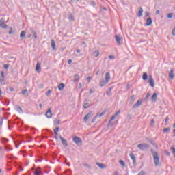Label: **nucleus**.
I'll use <instances>...</instances> for the list:
<instances>
[{
	"label": "nucleus",
	"instance_id": "obj_29",
	"mask_svg": "<svg viewBox=\"0 0 175 175\" xmlns=\"http://www.w3.org/2000/svg\"><path fill=\"white\" fill-rule=\"evenodd\" d=\"M54 123L55 125H59V124L61 123V120L56 119L55 120Z\"/></svg>",
	"mask_w": 175,
	"mask_h": 175
},
{
	"label": "nucleus",
	"instance_id": "obj_36",
	"mask_svg": "<svg viewBox=\"0 0 175 175\" xmlns=\"http://www.w3.org/2000/svg\"><path fill=\"white\" fill-rule=\"evenodd\" d=\"M68 18L72 21H75V17H73V15L72 14L69 15Z\"/></svg>",
	"mask_w": 175,
	"mask_h": 175
},
{
	"label": "nucleus",
	"instance_id": "obj_8",
	"mask_svg": "<svg viewBox=\"0 0 175 175\" xmlns=\"http://www.w3.org/2000/svg\"><path fill=\"white\" fill-rule=\"evenodd\" d=\"M46 117L47 118H51L53 117V113H51V108H49L48 111L45 113Z\"/></svg>",
	"mask_w": 175,
	"mask_h": 175
},
{
	"label": "nucleus",
	"instance_id": "obj_57",
	"mask_svg": "<svg viewBox=\"0 0 175 175\" xmlns=\"http://www.w3.org/2000/svg\"><path fill=\"white\" fill-rule=\"evenodd\" d=\"M107 95L110 96V95H111V91L107 92Z\"/></svg>",
	"mask_w": 175,
	"mask_h": 175
},
{
	"label": "nucleus",
	"instance_id": "obj_14",
	"mask_svg": "<svg viewBox=\"0 0 175 175\" xmlns=\"http://www.w3.org/2000/svg\"><path fill=\"white\" fill-rule=\"evenodd\" d=\"M137 16H138V17H142L143 16V8H142V7L139 8Z\"/></svg>",
	"mask_w": 175,
	"mask_h": 175
},
{
	"label": "nucleus",
	"instance_id": "obj_43",
	"mask_svg": "<svg viewBox=\"0 0 175 175\" xmlns=\"http://www.w3.org/2000/svg\"><path fill=\"white\" fill-rule=\"evenodd\" d=\"M27 92H28V90L25 89L23 91H22V94L25 95V94H27Z\"/></svg>",
	"mask_w": 175,
	"mask_h": 175
},
{
	"label": "nucleus",
	"instance_id": "obj_61",
	"mask_svg": "<svg viewBox=\"0 0 175 175\" xmlns=\"http://www.w3.org/2000/svg\"><path fill=\"white\" fill-rule=\"evenodd\" d=\"M4 29H6L8 28V25H4V26H1Z\"/></svg>",
	"mask_w": 175,
	"mask_h": 175
},
{
	"label": "nucleus",
	"instance_id": "obj_7",
	"mask_svg": "<svg viewBox=\"0 0 175 175\" xmlns=\"http://www.w3.org/2000/svg\"><path fill=\"white\" fill-rule=\"evenodd\" d=\"M143 105V101L142 100H138L137 103L133 106V109H137L139 106Z\"/></svg>",
	"mask_w": 175,
	"mask_h": 175
},
{
	"label": "nucleus",
	"instance_id": "obj_25",
	"mask_svg": "<svg viewBox=\"0 0 175 175\" xmlns=\"http://www.w3.org/2000/svg\"><path fill=\"white\" fill-rule=\"evenodd\" d=\"M16 110L18 111V113H23V109H21V107L20 106L16 107Z\"/></svg>",
	"mask_w": 175,
	"mask_h": 175
},
{
	"label": "nucleus",
	"instance_id": "obj_52",
	"mask_svg": "<svg viewBox=\"0 0 175 175\" xmlns=\"http://www.w3.org/2000/svg\"><path fill=\"white\" fill-rule=\"evenodd\" d=\"M13 33V28H10V31H9V35H12Z\"/></svg>",
	"mask_w": 175,
	"mask_h": 175
},
{
	"label": "nucleus",
	"instance_id": "obj_26",
	"mask_svg": "<svg viewBox=\"0 0 175 175\" xmlns=\"http://www.w3.org/2000/svg\"><path fill=\"white\" fill-rule=\"evenodd\" d=\"M3 24H5V19L4 18H1L0 19V27H3Z\"/></svg>",
	"mask_w": 175,
	"mask_h": 175
},
{
	"label": "nucleus",
	"instance_id": "obj_37",
	"mask_svg": "<svg viewBox=\"0 0 175 175\" xmlns=\"http://www.w3.org/2000/svg\"><path fill=\"white\" fill-rule=\"evenodd\" d=\"M94 57H98L99 56V51H95L94 53Z\"/></svg>",
	"mask_w": 175,
	"mask_h": 175
},
{
	"label": "nucleus",
	"instance_id": "obj_18",
	"mask_svg": "<svg viewBox=\"0 0 175 175\" xmlns=\"http://www.w3.org/2000/svg\"><path fill=\"white\" fill-rule=\"evenodd\" d=\"M51 46L53 50H57V48L55 47V41L54 40H51Z\"/></svg>",
	"mask_w": 175,
	"mask_h": 175
},
{
	"label": "nucleus",
	"instance_id": "obj_32",
	"mask_svg": "<svg viewBox=\"0 0 175 175\" xmlns=\"http://www.w3.org/2000/svg\"><path fill=\"white\" fill-rule=\"evenodd\" d=\"M90 107V105L88 103H85L83 104V109H88Z\"/></svg>",
	"mask_w": 175,
	"mask_h": 175
},
{
	"label": "nucleus",
	"instance_id": "obj_27",
	"mask_svg": "<svg viewBox=\"0 0 175 175\" xmlns=\"http://www.w3.org/2000/svg\"><path fill=\"white\" fill-rule=\"evenodd\" d=\"M173 16H174V13H169L167 14V18H173Z\"/></svg>",
	"mask_w": 175,
	"mask_h": 175
},
{
	"label": "nucleus",
	"instance_id": "obj_55",
	"mask_svg": "<svg viewBox=\"0 0 175 175\" xmlns=\"http://www.w3.org/2000/svg\"><path fill=\"white\" fill-rule=\"evenodd\" d=\"M127 118H128L129 120H131V119L132 118V115L129 114V115L127 116Z\"/></svg>",
	"mask_w": 175,
	"mask_h": 175
},
{
	"label": "nucleus",
	"instance_id": "obj_39",
	"mask_svg": "<svg viewBox=\"0 0 175 175\" xmlns=\"http://www.w3.org/2000/svg\"><path fill=\"white\" fill-rule=\"evenodd\" d=\"M106 114V111H103L99 116L98 117H103V116H105Z\"/></svg>",
	"mask_w": 175,
	"mask_h": 175
},
{
	"label": "nucleus",
	"instance_id": "obj_15",
	"mask_svg": "<svg viewBox=\"0 0 175 175\" xmlns=\"http://www.w3.org/2000/svg\"><path fill=\"white\" fill-rule=\"evenodd\" d=\"M129 155H130V158H131V159L135 165V163H136V157H135V154H133V153H130Z\"/></svg>",
	"mask_w": 175,
	"mask_h": 175
},
{
	"label": "nucleus",
	"instance_id": "obj_22",
	"mask_svg": "<svg viewBox=\"0 0 175 175\" xmlns=\"http://www.w3.org/2000/svg\"><path fill=\"white\" fill-rule=\"evenodd\" d=\"M41 66H40V62H38L36 66V72H38L40 70Z\"/></svg>",
	"mask_w": 175,
	"mask_h": 175
},
{
	"label": "nucleus",
	"instance_id": "obj_44",
	"mask_svg": "<svg viewBox=\"0 0 175 175\" xmlns=\"http://www.w3.org/2000/svg\"><path fill=\"white\" fill-rule=\"evenodd\" d=\"M150 95H151V94L148 92V93L147 94L146 98H145V100H147V99H148V98H150Z\"/></svg>",
	"mask_w": 175,
	"mask_h": 175
},
{
	"label": "nucleus",
	"instance_id": "obj_31",
	"mask_svg": "<svg viewBox=\"0 0 175 175\" xmlns=\"http://www.w3.org/2000/svg\"><path fill=\"white\" fill-rule=\"evenodd\" d=\"M116 117H117L116 115H114L113 116H112L109 120V124H108V126L110 125V122H111L113 121V120H116Z\"/></svg>",
	"mask_w": 175,
	"mask_h": 175
},
{
	"label": "nucleus",
	"instance_id": "obj_47",
	"mask_svg": "<svg viewBox=\"0 0 175 175\" xmlns=\"http://www.w3.org/2000/svg\"><path fill=\"white\" fill-rule=\"evenodd\" d=\"M165 154L167 155V157H170V152H169L167 150L165 151Z\"/></svg>",
	"mask_w": 175,
	"mask_h": 175
},
{
	"label": "nucleus",
	"instance_id": "obj_12",
	"mask_svg": "<svg viewBox=\"0 0 175 175\" xmlns=\"http://www.w3.org/2000/svg\"><path fill=\"white\" fill-rule=\"evenodd\" d=\"M151 24H152V19L151 18V17H149L146 20V26L150 27V25H151Z\"/></svg>",
	"mask_w": 175,
	"mask_h": 175
},
{
	"label": "nucleus",
	"instance_id": "obj_53",
	"mask_svg": "<svg viewBox=\"0 0 175 175\" xmlns=\"http://www.w3.org/2000/svg\"><path fill=\"white\" fill-rule=\"evenodd\" d=\"M114 58H116L114 55H109V59H114Z\"/></svg>",
	"mask_w": 175,
	"mask_h": 175
},
{
	"label": "nucleus",
	"instance_id": "obj_21",
	"mask_svg": "<svg viewBox=\"0 0 175 175\" xmlns=\"http://www.w3.org/2000/svg\"><path fill=\"white\" fill-rule=\"evenodd\" d=\"M33 36L34 37L35 39H38V35L36 34V31H34L33 29H30Z\"/></svg>",
	"mask_w": 175,
	"mask_h": 175
},
{
	"label": "nucleus",
	"instance_id": "obj_30",
	"mask_svg": "<svg viewBox=\"0 0 175 175\" xmlns=\"http://www.w3.org/2000/svg\"><path fill=\"white\" fill-rule=\"evenodd\" d=\"M98 116L96 115V116H94V117L92 118V121H91L92 124H94V122H95V121H96V118H98Z\"/></svg>",
	"mask_w": 175,
	"mask_h": 175
},
{
	"label": "nucleus",
	"instance_id": "obj_33",
	"mask_svg": "<svg viewBox=\"0 0 175 175\" xmlns=\"http://www.w3.org/2000/svg\"><path fill=\"white\" fill-rule=\"evenodd\" d=\"M1 85H5V78L0 79Z\"/></svg>",
	"mask_w": 175,
	"mask_h": 175
},
{
	"label": "nucleus",
	"instance_id": "obj_9",
	"mask_svg": "<svg viewBox=\"0 0 175 175\" xmlns=\"http://www.w3.org/2000/svg\"><path fill=\"white\" fill-rule=\"evenodd\" d=\"M59 139H60L63 146H66V147H68V141H66V139H64V137H62V136H59Z\"/></svg>",
	"mask_w": 175,
	"mask_h": 175
},
{
	"label": "nucleus",
	"instance_id": "obj_60",
	"mask_svg": "<svg viewBox=\"0 0 175 175\" xmlns=\"http://www.w3.org/2000/svg\"><path fill=\"white\" fill-rule=\"evenodd\" d=\"M121 113V111H118L116 113H115V116H117L118 114H120Z\"/></svg>",
	"mask_w": 175,
	"mask_h": 175
},
{
	"label": "nucleus",
	"instance_id": "obj_35",
	"mask_svg": "<svg viewBox=\"0 0 175 175\" xmlns=\"http://www.w3.org/2000/svg\"><path fill=\"white\" fill-rule=\"evenodd\" d=\"M90 5L91 6H93L94 8H95V6H96V3H95V1H92L90 2Z\"/></svg>",
	"mask_w": 175,
	"mask_h": 175
},
{
	"label": "nucleus",
	"instance_id": "obj_62",
	"mask_svg": "<svg viewBox=\"0 0 175 175\" xmlns=\"http://www.w3.org/2000/svg\"><path fill=\"white\" fill-rule=\"evenodd\" d=\"M68 65H70V64H72V59H68Z\"/></svg>",
	"mask_w": 175,
	"mask_h": 175
},
{
	"label": "nucleus",
	"instance_id": "obj_11",
	"mask_svg": "<svg viewBox=\"0 0 175 175\" xmlns=\"http://www.w3.org/2000/svg\"><path fill=\"white\" fill-rule=\"evenodd\" d=\"M96 165L100 168V169H106V165L105 164H102L99 162H96Z\"/></svg>",
	"mask_w": 175,
	"mask_h": 175
},
{
	"label": "nucleus",
	"instance_id": "obj_28",
	"mask_svg": "<svg viewBox=\"0 0 175 175\" xmlns=\"http://www.w3.org/2000/svg\"><path fill=\"white\" fill-rule=\"evenodd\" d=\"M1 143H8V142H9V139L7 138H1Z\"/></svg>",
	"mask_w": 175,
	"mask_h": 175
},
{
	"label": "nucleus",
	"instance_id": "obj_40",
	"mask_svg": "<svg viewBox=\"0 0 175 175\" xmlns=\"http://www.w3.org/2000/svg\"><path fill=\"white\" fill-rule=\"evenodd\" d=\"M170 131V128H165L164 129H163V132L164 133H167V132H169Z\"/></svg>",
	"mask_w": 175,
	"mask_h": 175
},
{
	"label": "nucleus",
	"instance_id": "obj_24",
	"mask_svg": "<svg viewBox=\"0 0 175 175\" xmlns=\"http://www.w3.org/2000/svg\"><path fill=\"white\" fill-rule=\"evenodd\" d=\"M143 80L146 81L147 79H148V75L146 74V72H144L142 75Z\"/></svg>",
	"mask_w": 175,
	"mask_h": 175
},
{
	"label": "nucleus",
	"instance_id": "obj_58",
	"mask_svg": "<svg viewBox=\"0 0 175 175\" xmlns=\"http://www.w3.org/2000/svg\"><path fill=\"white\" fill-rule=\"evenodd\" d=\"M6 150H8L9 151H11L12 148H9L8 146H5Z\"/></svg>",
	"mask_w": 175,
	"mask_h": 175
},
{
	"label": "nucleus",
	"instance_id": "obj_49",
	"mask_svg": "<svg viewBox=\"0 0 175 175\" xmlns=\"http://www.w3.org/2000/svg\"><path fill=\"white\" fill-rule=\"evenodd\" d=\"M20 144H21V141H19L18 144L15 145L16 148H18V146H20Z\"/></svg>",
	"mask_w": 175,
	"mask_h": 175
},
{
	"label": "nucleus",
	"instance_id": "obj_20",
	"mask_svg": "<svg viewBox=\"0 0 175 175\" xmlns=\"http://www.w3.org/2000/svg\"><path fill=\"white\" fill-rule=\"evenodd\" d=\"M173 69H171L170 72L169 73V77L170 79H172V80L174 79V74L173 73Z\"/></svg>",
	"mask_w": 175,
	"mask_h": 175
},
{
	"label": "nucleus",
	"instance_id": "obj_19",
	"mask_svg": "<svg viewBox=\"0 0 175 175\" xmlns=\"http://www.w3.org/2000/svg\"><path fill=\"white\" fill-rule=\"evenodd\" d=\"M79 80H80V76L78 74H75L74 75V83L79 81Z\"/></svg>",
	"mask_w": 175,
	"mask_h": 175
},
{
	"label": "nucleus",
	"instance_id": "obj_23",
	"mask_svg": "<svg viewBox=\"0 0 175 175\" xmlns=\"http://www.w3.org/2000/svg\"><path fill=\"white\" fill-rule=\"evenodd\" d=\"M21 39H24L25 38V31H22L20 33Z\"/></svg>",
	"mask_w": 175,
	"mask_h": 175
},
{
	"label": "nucleus",
	"instance_id": "obj_3",
	"mask_svg": "<svg viewBox=\"0 0 175 175\" xmlns=\"http://www.w3.org/2000/svg\"><path fill=\"white\" fill-rule=\"evenodd\" d=\"M137 148H139L141 151H146L147 148H150V144L142 143L137 146Z\"/></svg>",
	"mask_w": 175,
	"mask_h": 175
},
{
	"label": "nucleus",
	"instance_id": "obj_50",
	"mask_svg": "<svg viewBox=\"0 0 175 175\" xmlns=\"http://www.w3.org/2000/svg\"><path fill=\"white\" fill-rule=\"evenodd\" d=\"M5 69H9V64H4Z\"/></svg>",
	"mask_w": 175,
	"mask_h": 175
},
{
	"label": "nucleus",
	"instance_id": "obj_64",
	"mask_svg": "<svg viewBox=\"0 0 175 175\" xmlns=\"http://www.w3.org/2000/svg\"><path fill=\"white\" fill-rule=\"evenodd\" d=\"M167 121H169V116H167L165 118V122H167Z\"/></svg>",
	"mask_w": 175,
	"mask_h": 175
},
{
	"label": "nucleus",
	"instance_id": "obj_38",
	"mask_svg": "<svg viewBox=\"0 0 175 175\" xmlns=\"http://www.w3.org/2000/svg\"><path fill=\"white\" fill-rule=\"evenodd\" d=\"M119 163H120L122 166H125V162H124L123 160L119 161Z\"/></svg>",
	"mask_w": 175,
	"mask_h": 175
},
{
	"label": "nucleus",
	"instance_id": "obj_17",
	"mask_svg": "<svg viewBox=\"0 0 175 175\" xmlns=\"http://www.w3.org/2000/svg\"><path fill=\"white\" fill-rule=\"evenodd\" d=\"M57 88L59 91H62V90H64V88H65V84L64 83H60L58 85Z\"/></svg>",
	"mask_w": 175,
	"mask_h": 175
},
{
	"label": "nucleus",
	"instance_id": "obj_63",
	"mask_svg": "<svg viewBox=\"0 0 175 175\" xmlns=\"http://www.w3.org/2000/svg\"><path fill=\"white\" fill-rule=\"evenodd\" d=\"M172 154H175V148H172Z\"/></svg>",
	"mask_w": 175,
	"mask_h": 175
},
{
	"label": "nucleus",
	"instance_id": "obj_54",
	"mask_svg": "<svg viewBox=\"0 0 175 175\" xmlns=\"http://www.w3.org/2000/svg\"><path fill=\"white\" fill-rule=\"evenodd\" d=\"M58 131H59V127H56V128L54 129V132H58Z\"/></svg>",
	"mask_w": 175,
	"mask_h": 175
},
{
	"label": "nucleus",
	"instance_id": "obj_6",
	"mask_svg": "<svg viewBox=\"0 0 175 175\" xmlns=\"http://www.w3.org/2000/svg\"><path fill=\"white\" fill-rule=\"evenodd\" d=\"M148 83L150 85V87H152V88H154V85H155V82L154 81V78H152V75H150L149 76V81Z\"/></svg>",
	"mask_w": 175,
	"mask_h": 175
},
{
	"label": "nucleus",
	"instance_id": "obj_1",
	"mask_svg": "<svg viewBox=\"0 0 175 175\" xmlns=\"http://www.w3.org/2000/svg\"><path fill=\"white\" fill-rule=\"evenodd\" d=\"M150 152L153 157V161L155 166H159V156L158 155V152L154 150V149H150Z\"/></svg>",
	"mask_w": 175,
	"mask_h": 175
},
{
	"label": "nucleus",
	"instance_id": "obj_34",
	"mask_svg": "<svg viewBox=\"0 0 175 175\" xmlns=\"http://www.w3.org/2000/svg\"><path fill=\"white\" fill-rule=\"evenodd\" d=\"M135 102V95L131 96V103H133Z\"/></svg>",
	"mask_w": 175,
	"mask_h": 175
},
{
	"label": "nucleus",
	"instance_id": "obj_42",
	"mask_svg": "<svg viewBox=\"0 0 175 175\" xmlns=\"http://www.w3.org/2000/svg\"><path fill=\"white\" fill-rule=\"evenodd\" d=\"M137 175H146V172L144 171H141L138 173Z\"/></svg>",
	"mask_w": 175,
	"mask_h": 175
},
{
	"label": "nucleus",
	"instance_id": "obj_41",
	"mask_svg": "<svg viewBox=\"0 0 175 175\" xmlns=\"http://www.w3.org/2000/svg\"><path fill=\"white\" fill-rule=\"evenodd\" d=\"M83 166H85L86 167H88V169H91V165L88 163H84Z\"/></svg>",
	"mask_w": 175,
	"mask_h": 175
},
{
	"label": "nucleus",
	"instance_id": "obj_59",
	"mask_svg": "<svg viewBox=\"0 0 175 175\" xmlns=\"http://www.w3.org/2000/svg\"><path fill=\"white\" fill-rule=\"evenodd\" d=\"M10 91L11 92H13V91H14V88L10 87Z\"/></svg>",
	"mask_w": 175,
	"mask_h": 175
},
{
	"label": "nucleus",
	"instance_id": "obj_2",
	"mask_svg": "<svg viewBox=\"0 0 175 175\" xmlns=\"http://www.w3.org/2000/svg\"><path fill=\"white\" fill-rule=\"evenodd\" d=\"M110 81V72L105 73V79H101L100 81L99 85L100 87H105V84H107Z\"/></svg>",
	"mask_w": 175,
	"mask_h": 175
},
{
	"label": "nucleus",
	"instance_id": "obj_13",
	"mask_svg": "<svg viewBox=\"0 0 175 175\" xmlns=\"http://www.w3.org/2000/svg\"><path fill=\"white\" fill-rule=\"evenodd\" d=\"M33 173H34V175H43L42 170H40V169L36 170Z\"/></svg>",
	"mask_w": 175,
	"mask_h": 175
},
{
	"label": "nucleus",
	"instance_id": "obj_46",
	"mask_svg": "<svg viewBox=\"0 0 175 175\" xmlns=\"http://www.w3.org/2000/svg\"><path fill=\"white\" fill-rule=\"evenodd\" d=\"M52 91L51 90H49L46 92V96H49V95H50V94H51Z\"/></svg>",
	"mask_w": 175,
	"mask_h": 175
},
{
	"label": "nucleus",
	"instance_id": "obj_5",
	"mask_svg": "<svg viewBox=\"0 0 175 175\" xmlns=\"http://www.w3.org/2000/svg\"><path fill=\"white\" fill-rule=\"evenodd\" d=\"M92 116H94V114L92 113V111H90L88 114L85 115V116L83 118V122L85 123H87L88 122V119L90 117H92Z\"/></svg>",
	"mask_w": 175,
	"mask_h": 175
},
{
	"label": "nucleus",
	"instance_id": "obj_51",
	"mask_svg": "<svg viewBox=\"0 0 175 175\" xmlns=\"http://www.w3.org/2000/svg\"><path fill=\"white\" fill-rule=\"evenodd\" d=\"M145 16H146V17H148L150 16V12H145Z\"/></svg>",
	"mask_w": 175,
	"mask_h": 175
},
{
	"label": "nucleus",
	"instance_id": "obj_48",
	"mask_svg": "<svg viewBox=\"0 0 175 175\" xmlns=\"http://www.w3.org/2000/svg\"><path fill=\"white\" fill-rule=\"evenodd\" d=\"M1 77L2 79H5V72L3 71L1 72Z\"/></svg>",
	"mask_w": 175,
	"mask_h": 175
},
{
	"label": "nucleus",
	"instance_id": "obj_45",
	"mask_svg": "<svg viewBox=\"0 0 175 175\" xmlns=\"http://www.w3.org/2000/svg\"><path fill=\"white\" fill-rule=\"evenodd\" d=\"M172 35L173 36H175V26H174V29H173L172 31Z\"/></svg>",
	"mask_w": 175,
	"mask_h": 175
},
{
	"label": "nucleus",
	"instance_id": "obj_16",
	"mask_svg": "<svg viewBox=\"0 0 175 175\" xmlns=\"http://www.w3.org/2000/svg\"><path fill=\"white\" fill-rule=\"evenodd\" d=\"M158 96V94L157 93H154L153 95L151 97V100L153 101V102H157V98Z\"/></svg>",
	"mask_w": 175,
	"mask_h": 175
},
{
	"label": "nucleus",
	"instance_id": "obj_56",
	"mask_svg": "<svg viewBox=\"0 0 175 175\" xmlns=\"http://www.w3.org/2000/svg\"><path fill=\"white\" fill-rule=\"evenodd\" d=\"M155 124V120L154 119H152L151 120V126H152V124Z\"/></svg>",
	"mask_w": 175,
	"mask_h": 175
},
{
	"label": "nucleus",
	"instance_id": "obj_4",
	"mask_svg": "<svg viewBox=\"0 0 175 175\" xmlns=\"http://www.w3.org/2000/svg\"><path fill=\"white\" fill-rule=\"evenodd\" d=\"M72 142H74V143H75L77 146H81L83 144V140L81 139V138L77 136H75L72 138Z\"/></svg>",
	"mask_w": 175,
	"mask_h": 175
},
{
	"label": "nucleus",
	"instance_id": "obj_10",
	"mask_svg": "<svg viewBox=\"0 0 175 175\" xmlns=\"http://www.w3.org/2000/svg\"><path fill=\"white\" fill-rule=\"evenodd\" d=\"M115 39H116L118 44H121V40H122V38H121V36L116 35L115 36Z\"/></svg>",
	"mask_w": 175,
	"mask_h": 175
}]
</instances>
